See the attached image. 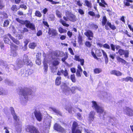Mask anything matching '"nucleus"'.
I'll return each mask as SVG.
<instances>
[{
	"label": "nucleus",
	"instance_id": "nucleus-1",
	"mask_svg": "<svg viewBox=\"0 0 133 133\" xmlns=\"http://www.w3.org/2000/svg\"><path fill=\"white\" fill-rule=\"evenodd\" d=\"M102 23L103 26L105 25V28L107 30L109 29L108 26L113 30H115L116 29V26L114 25H112L111 23L109 21L107 22V19L105 16H104L103 17Z\"/></svg>",
	"mask_w": 133,
	"mask_h": 133
},
{
	"label": "nucleus",
	"instance_id": "nucleus-2",
	"mask_svg": "<svg viewBox=\"0 0 133 133\" xmlns=\"http://www.w3.org/2000/svg\"><path fill=\"white\" fill-rule=\"evenodd\" d=\"M16 20L18 22L23 24H25V26L28 28L30 29L31 30H34L35 29V25L33 23H31L30 21L26 20L23 21L19 18H16Z\"/></svg>",
	"mask_w": 133,
	"mask_h": 133
},
{
	"label": "nucleus",
	"instance_id": "nucleus-3",
	"mask_svg": "<svg viewBox=\"0 0 133 133\" xmlns=\"http://www.w3.org/2000/svg\"><path fill=\"white\" fill-rule=\"evenodd\" d=\"M66 16L63 17V18L65 21L69 20L71 21L75 22L77 18L76 16L69 12H66Z\"/></svg>",
	"mask_w": 133,
	"mask_h": 133
},
{
	"label": "nucleus",
	"instance_id": "nucleus-4",
	"mask_svg": "<svg viewBox=\"0 0 133 133\" xmlns=\"http://www.w3.org/2000/svg\"><path fill=\"white\" fill-rule=\"evenodd\" d=\"M21 103L23 105H25L28 100V96L27 93L24 90L22 93V94L20 97Z\"/></svg>",
	"mask_w": 133,
	"mask_h": 133
},
{
	"label": "nucleus",
	"instance_id": "nucleus-5",
	"mask_svg": "<svg viewBox=\"0 0 133 133\" xmlns=\"http://www.w3.org/2000/svg\"><path fill=\"white\" fill-rule=\"evenodd\" d=\"M26 131L30 133H39L38 129L32 125H29L26 126Z\"/></svg>",
	"mask_w": 133,
	"mask_h": 133
},
{
	"label": "nucleus",
	"instance_id": "nucleus-6",
	"mask_svg": "<svg viewBox=\"0 0 133 133\" xmlns=\"http://www.w3.org/2000/svg\"><path fill=\"white\" fill-rule=\"evenodd\" d=\"M92 103L93 104V106L95 108L97 113L102 114L104 111V109L103 107L99 106L97 103L96 102L92 101Z\"/></svg>",
	"mask_w": 133,
	"mask_h": 133
},
{
	"label": "nucleus",
	"instance_id": "nucleus-7",
	"mask_svg": "<svg viewBox=\"0 0 133 133\" xmlns=\"http://www.w3.org/2000/svg\"><path fill=\"white\" fill-rule=\"evenodd\" d=\"M117 54H118L120 56L123 55L125 58H127L129 57V52L128 50H125L122 49H119L117 52H116Z\"/></svg>",
	"mask_w": 133,
	"mask_h": 133
},
{
	"label": "nucleus",
	"instance_id": "nucleus-8",
	"mask_svg": "<svg viewBox=\"0 0 133 133\" xmlns=\"http://www.w3.org/2000/svg\"><path fill=\"white\" fill-rule=\"evenodd\" d=\"M61 87L66 95H68L69 94L70 92V89L68 86L66 84L63 83Z\"/></svg>",
	"mask_w": 133,
	"mask_h": 133
},
{
	"label": "nucleus",
	"instance_id": "nucleus-9",
	"mask_svg": "<svg viewBox=\"0 0 133 133\" xmlns=\"http://www.w3.org/2000/svg\"><path fill=\"white\" fill-rule=\"evenodd\" d=\"M34 113L36 119L39 122L41 121L43 118V116L41 112L36 110L34 111Z\"/></svg>",
	"mask_w": 133,
	"mask_h": 133
},
{
	"label": "nucleus",
	"instance_id": "nucleus-10",
	"mask_svg": "<svg viewBox=\"0 0 133 133\" xmlns=\"http://www.w3.org/2000/svg\"><path fill=\"white\" fill-rule=\"evenodd\" d=\"M54 129L55 130L62 133H65L66 130L60 125L57 123H56L54 126Z\"/></svg>",
	"mask_w": 133,
	"mask_h": 133
},
{
	"label": "nucleus",
	"instance_id": "nucleus-11",
	"mask_svg": "<svg viewBox=\"0 0 133 133\" xmlns=\"http://www.w3.org/2000/svg\"><path fill=\"white\" fill-rule=\"evenodd\" d=\"M96 55L98 57H100L102 56V54L101 51L99 50H97L96 51L95 54L92 51V56L95 59L98 60L99 58H98Z\"/></svg>",
	"mask_w": 133,
	"mask_h": 133
},
{
	"label": "nucleus",
	"instance_id": "nucleus-12",
	"mask_svg": "<svg viewBox=\"0 0 133 133\" xmlns=\"http://www.w3.org/2000/svg\"><path fill=\"white\" fill-rule=\"evenodd\" d=\"M92 16L93 19H94L95 20H97L99 18L100 15L98 10L95 11V12L92 11Z\"/></svg>",
	"mask_w": 133,
	"mask_h": 133
},
{
	"label": "nucleus",
	"instance_id": "nucleus-13",
	"mask_svg": "<svg viewBox=\"0 0 133 133\" xmlns=\"http://www.w3.org/2000/svg\"><path fill=\"white\" fill-rule=\"evenodd\" d=\"M50 110L53 111L56 115L59 116L62 115V113L57 109L56 108L54 107H50L49 108Z\"/></svg>",
	"mask_w": 133,
	"mask_h": 133
},
{
	"label": "nucleus",
	"instance_id": "nucleus-14",
	"mask_svg": "<svg viewBox=\"0 0 133 133\" xmlns=\"http://www.w3.org/2000/svg\"><path fill=\"white\" fill-rule=\"evenodd\" d=\"M110 73L111 75H114L117 76H121L122 75V73L121 72L115 70H111Z\"/></svg>",
	"mask_w": 133,
	"mask_h": 133
},
{
	"label": "nucleus",
	"instance_id": "nucleus-15",
	"mask_svg": "<svg viewBox=\"0 0 133 133\" xmlns=\"http://www.w3.org/2000/svg\"><path fill=\"white\" fill-rule=\"evenodd\" d=\"M117 61L119 63H121L123 65L126 64L127 63V61L123 58H121L119 56L116 57Z\"/></svg>",
	"mask_w": 133,
	"mask_h": 133
},
{
	"label": "nucleus",
	"instance_id": "nucleus-16",
	"mask_svg": "<svg viewBox=\"0 0 133 133\" xmlns=\"http://www.w3.org/2000/svg\"><path fill=\"white\" fill-rule=\"evenodd\" d=\"M28 56L26 55H25L23 58V62L22 61H20L21 62V64H28V63H29V61Z\"/></svg>",
	"mask_w": 133,
	"mask_h": 133
},
{
	"label": "nucleus",
	"instance_id": "nucleus-17",
	"mask_svg": "<svg viewBox=\"0 0 133 133\" xmlns=\"http://www.w3.org/2000/svg\"><path fill=\"white\" fill-rule=\"evenodd\" d=\"M51 122V119L49 118L46 119L45 120L44 122L46 125L45 127L46 128H49L50 127V124Z\"/></svg>",
	"mask_w": 133,
	"mask_h": 133
},
{
	"label": "nucleus",
	"instance_id": "nucleus-18",
	"mask_svg": "<svg viewBox=\"0 0 133 133\" xmlns=\"http://www.w3.org/2000/svg\"><path fill=\"white\" fill-rule=\"evenodd\" d=\"M7 35L17 45H19L20 44L18 40L15 39L14 38L12 37L10 34H8Z\"/></svg>",
	"mask_w": 133,
	"mask_h": 133
},
{
	"label": "nucleus",
	"instance_id": "nucleus-19",
	"mask_svg": "<svg viewBox=\"0 0 133 133\" xmlns=\"http://www.w3.org/2000/svg\"><path fill=\"white\" fill-rule=\"evenodd\" d=\"M49 33L50 35L52 34V36H55L57 34V33L56 30L53 29H49Z\"/></svg>",
	"mask_w": 133,
	"mask_h": 133
},
{
	"label": "nucleus",
	"instance_id": "nucleus-20",
	"mask_svg": "<svg viewBox=\"0 0 133 133\" xmlns=\"http://www.w3.org/2000/svg\"><path fill=\"white\" fill-rule=\"evenodd\" d=\"M103 56L104 57L105 64H107L109 61L108 58L106 53L103 50H101Z\"/></svg>",
	"mask_w": 133,
	"mask_h": 133
},
{
	"label": "nucleus",
	"instance_id": "nucleus-21",
	"mask_svg": "<svg viewBox=\"0 0 133 133\" xmlns=\"http://www.w3.org/2000/svg\"><path fill=\"white\" fill-rule=\"evenodd\" d=\"M9 44L10 45L11 50H17L18 48V46L10 42V44Z\"/></svg>",
	"mask_w": 133,
	"mask_h": 133
},
{
	"label": "nucleus",
	"instance_id": "nucleus-22",
	"mask_svg": "<svg viewBox=\"0 0 133 133\" xmlns=\"http://www.w3.org/2000/svg\"><path fill=\"white\" fill-rule=\"evenodd\" d=\"M75 59L76 61L80 62L81 63V64L82 65H84V60L83 59H80L79 56L77 55L75 56Z\"/></svg>",
	"mask_w": 133,
	"mask_h": 133
},
{
	"label": "nucleus",
	"instance_id": "nucleus-23",
	"mask_svg": "<svg viewBox=\"0 0 133 133\" xmlns=\"http://www.w3.org/2000/svg\"><path fill=\"white\" fill-rule=\"evenodd\" d=\"M61 77L60 76L57 77L55 80V84L57 85H60L61 83Z\"/></svg>",
	"mask_w": 133,
	"mask_h": 133
},
{
	"label": "nucleus",
	"instance_id": "nucleus-24",
	"mask_svg": "<svg viewBox=\"0 0 133 133\" xmlns=\"http://www.w3.org/2000/svg\"><path fill=\"white\" fill-rule=\"evenodd\" d=\"M21 123H19L17 124L16 126V128H17V132L19 133L21 132L22 130V127Z\"/></svg>",
	"mask_w": 133,
	"mask_h": 133
},
{
	"label": "nucleus",
	"instance_id": "nucleus-25",
	"mask_svg": "<svg viewBox=\"0 0 133 133\" xmlns=\"http://www.w3.org/2000/svg\"><path fill=\"white\" fill-rule=\"evenodd\" d=\"M39 54H37L36 55V57L37 59L36 60V63L38 65H40L41 64V61L39 58V56L40 55Z\"/></svg>",
	"mask_w": 133,
	"mask_h": 133
},
{
	"label": "nucleus",
	"instance_id": "nucleus-26",
	"mask_svg": "<svg viewBox=\"0 0 133 133\" xmlns=\"http://www.w3.org/2000/svg\"><path fill=\"white\" fill-rule=\"evenodd\" d=\"M59 63V59H54L52 62V65L57 66Z\"/></svg>",
	"mask_w": 133,
	"mask_h": 133
},
{
	"label": "nucleus",
	"instance_id": "nucleus-27",
	"mask_svg": "<svg viewBox=\"0 0 133 133\" xmlns=\"http://www.w3.org/2000/svg\"><path fill=\"white\" fill-rule=\"evenodd\" d=\"M84 34L87 36L89 40H91L90 37L91 36V31H88L84 33Z\"/></svg>",
	"mask_w": 133,
	"mask_h": 133
},
{
	"label": "nucleus",
	"instance_id": "nucleus-28",
	"mask_svg": "<svg viewBox=\"0 0 133 133\" xmlns=\"http://www.w3.org/2000/svg\"><path fill=\"white\" fill-rule=\"evenodd\" d=\"M50 67L51 72L53 73H54L56 71L58 68L57 66L52 65V66H50Z\"/></svg>",
	"mask_w": 133,
	"mask_h": 133
},
{
	"label": "nucleus",
	"instance_id": "nucleus-29",
	"mask_svg": "<svg viewBox=\"0 0 133 133\" xmlns=\"http://www.w3.org/2000/svg\"><path fill=\"white\" fill-rule=\"evenodd\" d=\"M125 81L126 82H128L129 81L133 83V78L131 77H127L125 78Z\"/></svg>",
	"mask_w": 133,
	"mask_h": 133
},
{
	"label": "nucleus",
	"instance_id": "nucleus-30",
	"mask_svg": "<svg viewBox=\"0 0 133 133\" xmlns=\"http://www.w3.org/2000/svg\"><path fill=\"white\" fill-rule=\"evenodd\" d=\"M102 71L101 69L99 68H96L94 70L95 74H98L101 72Z\"/></svg>",
	"mask_w": 133,
	"mask_h": 133
},
{
	"label": "nucleus",
	"instance_id": "nucleus-31",
	"mask_svg": "<svg viewBox=\"0 0 133 133\" xmlns=\"http://www.w3.org/2000/svg\"><path fill=\"white\" fill-rule=\"evenodd\" d=\"M58 30L61 33H66L67 31L66 29H63L61 27H59L58 28Z\"/></svg>",
	"mask_w": 133,
	"mask_h": 133
},
{
	"label": "nucleus",
	"instance_id": "nucleus-32",
	"mask_svg": "<svg viewBox=\"0 0 133 133\" xmlns=\"http://www.w3.org/2000/svg\"><path fill=\"white\" fill-rule=\"evenodd\" d=\"M17 55V54L16 52V50H11V56L13 57H15Z\"/></svg>",
	"mask_w": 133,
	"mask_h": 133
},
{
	"label": "nucleus",
	"instance_id": "nucleus-33",
	"mask_svg": "<svg viewBox=\"0 0 133 133\" xmlns=\"http://www.w3.org/2000/svg\"><path fill=\"white\" fill-rule=\"evenodd\" d=\"M60 22L64 26L66 27H68L69 25V24L66 23V22L63 20L62 19H60Z\"/></svg>",
	"mask_w": 133,
	"mask_h": 133
},
{
	"label": "nucleus",
	"instance_id": "nucleus-34",
	"mask_svg": "<svg viewBox=\"0 0 133 133\" xmlns=\"http://www.w3.org/2000/svg\"><path fill=\"white\" fill-rule=\"evenodd\" d=\"M61 72L65 77L67 76L68 75V71L66 70H65L64 71L63 70H61Z\"/></svg>",
	"mask_w": 133,
	"mask_h": 133
},
{
	"label": "nucleus",
	"instance_id": "nucleus-35",
	"mask_svg": "<svg viewBox=\"0 0 133 133\" xmlns=\"http://www.w3.org/2000/svg\"><path fill=\"white\" fill-rule=\"evenodd\" d=\"M36 45V44L34 43H30L29 44V47L31 49H34Z\"/></svg>",
	"mask_w": 133,
	"mask_h": 133
},
{
	"label": "nucleus",
	"instance_id": "nucleus-36",
	"mask_svg": "<svg viewBox=\"0 0 133 133\" xmlns=\"http://www.w3.org/2000/svg\"><path fill=\"white\" fill-rule=\"evenodd\" d=\"M78 125L77 123L75 122H74L72 125V129H78Z\"/></svg>",
	"mask_w": 133,
	"mask_h": 133
},
{
	"label": "nucleus",
	"instance_id": "nucleus-37",
	"mask_svg": "<svg viewBox=\"0 0 133 133\" xmlns=\"http://www.w3.org/2000/svg\"><path fill=\"white\" fill-rule=\"evenodd\" d=\"M80 130L78 129H72V133H81Z\"/></svg>",
	"mask_w": 133,
	"mask_h": 133
},
{
	"label": "nucleus",
	"instance_id": "nucleus-38",
	"mask_svg": "<svg viewBox=\"0 0 133 133\" xmlns=\"http://www.w3.org/2000/svg\"><path fill=\"white\" fill-rule=\"evenodd\" d=\"M70 78L72 82L75 83L76 82V78L74 74H73L71 75Z\"/></svg>",
	"mask_w": 133,
	"mask_h": 133
},
{
	"label": "nucleus",
	"instance_id": "nucleus-39",
	"mask_svg": "<svg viewBox=\"0 0 133 133\" xmlns=\"http://www.w3.org/2000/svg\"><path fill=\"white\" fill-rule=\"evenodd\" d=\"M4 41L5 43L9 44H10V42H11L10 40L8 38L5 37L4 39Z\"/></svg>",
	"mask_w": 133,
	"mask_h": 133
},
{
	"label": "nucleus",
	"instance_id": "nucleus-40",
	"mask_svg": "<svg viewBox=\"0 0 133 133\" xmlns=\"http://www.w3.org/2000/svg\"><path fill=\"white\" fill-rule=\"evenodd\" d=\"M43 63L44 69V71L45 72H46L47 71L48 65L44 61L43 62Z\"/></svg>",
	"mask_w": 133,
	"mask_h": 133
},
{
	"label": "nucleus",
	"instance_id": "nucleus-41",
	"mask_svg": "<svg viewBox=\"0 0 133 133\" xmlns=\"http://www.w3.org/2000/svg\"><path fill=\"white\" fill-rule=\"evenodd\" d=\"M66 52L65 53H64L62 52V51H59L58 53V56H59L62 57H63V56L66 55Z\"/></svg>",
	"mask_w": 133,
	"mask_h": 133
},
{
	"label": "nucleus",
	"instance_id": "nucleus-42",
	"mask_svg": "<svg viewBox=\"0 0 133 133\" xmlns=\"http://www.w3.org/2000/svg\"><path fill=\"white\" fill-rule=\"evenodd\" d=\"M9 22L8 20H6L4 22L3 25L4 27L7 26L9 24Z\"/></svg>",
	"mask_w": 133,
	"mask_h": 133
},
{
	"label": "nucleus",
	"instance_id": "nucleus-43",
	"mask_svg": "<svg viewBox=\"0 0 133 133\" xmlns=\"http://www.w3.org/2000/svg\"><path fill=\"white\" fill-rule=\"evenodd\" d=\"M65 109L69 113H71V108L70 106H67L66 107Z\"/></svg>",
	"mask_w": 133,
	"mask_h": 133
},
{
	"label": "nucleus",
	"instance_id": "nucleus-44",
	"mask_svg": "<svg viewBox=\"0 0 133 133\" xmlns=\"http://www.w3.org/2000/svg\"><path fill=\"white\" fill-rule=\"evenodd\" d=\"M56 14L58 17L59 18H61L62 14L59 11L57 10L56 12Z\"/></svg>",
	"mask_w": 133,
	"mask_h": 133
},
{
	"label": "nucleus",
	"instance_id": "nucleus-45",
	"mask_svg": "<svg viewBox=\"0 0 133 133\" xmlns=\"http://www.w3.org/2000/svg\"><path fill=\"white\" fill-rule=\"evenodd\" d=\"M35 15L36 16L39 17H41L42 16V15L40 12L38 11H36Z\"/></svg>",
	"mask_w": 133,
	"mask_h": 133
},
{
	"label": "nucleus",
	"instance_id": "nucleus-46",
	"mask_svg": "<svg viewBox=\"0 0 133 133\" xmlns=\"http://www.w3.org/2000/svg\"><path fill=\"white\" fill-rule=\"evenodd\" d=\"M19 8L17 9L16 7V6L15 5H12L11 8V9L12 10L14 11H16L18 10Z\"/></svg>",
	"mask_w": 133,
	"mask_h": 133
},
{
	"label": "nucleus",
	"instance_id": "nucleus-47",
	"mask_svg": "<svg viewBox=\"0 0 133 133\" xmlns=\"http://www.w3.org/2000/svg\"><path fill=\"white\" fill-rule=\"evenodd\" d=\"M14 119L16 121H19V118L15 114L12 115Z\"/></svg>",
	"mask_w": 133,
	"mask_h": 133
},
{
	"label": "nucleus",
	"instance_id": "nucleus-48",
	"mask_svg": "<svg viewBox=\"0 0 133 133\" xmlns=\"http://www.w3.org/2000/svg\"><path fill=\"white\" fill-rule=\"evenodd\" d=\"M85 3L86 4V5L88 6L91 7V4L90 2L87 0H86L85 1Z\"/></svg>",
	"mask_w": 133,
	"mask_h": 133
},
{
	"label": "nucleus",
	"instance_id": "nucleus-49",
	"mask_svg": "<svg viewBox=\"0 0 133 133\" xmlns=\"http://www.w3.org/2000/svg\"><path fill=\"white\" fill-rule=\"evenodd\" d=\"M103 47L108 49H110V46L107 43H105L103 45Z\"/></svg>",
	"mask_w": 133,
	"mask_h": 133
},
{
	"label": "nucleus",
	"instance_id": "nucleus-50",
	"mask_svg": "<svg viewBox=\"0 0 133 133\" xmlns=\"http://www.w3.org/2000/svg\"><path fill=\"white\" fill-rule=\"evenodd\" d=\"M77 88V87H72L70 90L72 93H75V90Z\"/></svg>",
	"mask_w": 133,
	"mask_h": 133
},
{
	"label": "nucleus",
	"instance_id": "nucleus-51",
	"mask_svg": "<svg viewBox=\"0 0 133 133\" xmlns=\"http://www.w3.org/2000/svg\"><path fill=\"white\" fill-rule=\"evenodd\" d=\"M77 71L80 72L82 73V70L81 68V66L80 65H78L77 66Z\"/></svg>",
	"mask_w": 133,
	"mask_h": 133
},
{
	"label": "nucleus",
	"instance_id": "nucleus-52",
	"mask_svg": "<svg viewBox=\"0 0 133 133\" xmlns=\"http://www.w3.org/2000/svg\"><path fill=\"white\" fill-rule=\"evenodd\" d=\"M85 45L88 47H90L91 46V44L90 42L89 41H86L85 43Z\"/></svg>",
	"mask_w": 133,
	"mask_h": 133
},
{
	"label": "nucleus",
	"instance_id": "nucleus-53",
	"mask_svg": "<svg viewBox=\"0 0 133 133\" xmlns=\"http://www.w3.org/2000/svg\"><path fill=\"white\" fill-rule=\"evenodd\" d=\"M0 65L2 66H5L6 65V62L3 61H0Z\"/></svg>",
	"mask_w": 133,
	"mask_h": 133
},
{
	"label": "nucleus",
	"instance_id": "nucleus-54",
	"mask_svg": "<svg viewBox=\"0 0 133 133\" xmlns=\"http://www.w3.org/2000/svg\"><path fill=\"white\" fill-rule=\"evenodd\" d=\"M55 17L53 15H50L49 18V20L51 21H54L55 20Z\"/></svg>",
	"mask_w": 133,
	"mask_h": 133
},
{
	"label": "nucleus",
	"instance_id": "nucleus-55",
	"mask_svg": "<svg viewBox=\"0 0 133 133\" xmlns=\"http://www.w3.org/2000/svg\"><path fill=\"white\" fill-rule=\"evenodd\" d=\"M68 57V54L67 52H66V55L64 56V58H63L62 59V60L63 62H64L66 59H67Z\"/></svg>",
	"mask_w": 133,
	"mask_h": 133
},
{
	"label": "nucleus",
	"instance_id": "nucleus-56",
	"mask_svg": "<svg viewBox=\"0 0 133 133\" xmlns=\"http://www.w3.org/2000/svg\"><path fill=\"white\" fill-rule=\"evenodd\" d=\"M115 55H116L115 54H110L109 55V57L112 59L114 60L115 59Z\"/></svg>",
	"mask_w": 133,
	"mask_h": 133
},
{
	"label": "nucleus",
	"instance_id": "nucleus-57",
	"mask_svg": "<svg viewBox=\"0 0 133 133\" xmlns=\"http://www.w3.org/2000/svg\"><path fill=\"white\" fill-rule=\"evenodd\" d=\"M111 50L113 51H115V46L113 44H111L110 45Z\"/></svg>",
	"mask_w": 133,
	"mask_h": 133
},
{
	"label": "nucleus",
	"instance_id": "nucleus-58",
	"mask_svg": "<svg viewBox=\"0 0 133 133\" xmlns=\"http://www.w3.org/2000/svg\"><path fill=\"white\" fill-rule=\"evenodd\" d=\"M5 82L9 85H11L12 84V82L8 79H6L5 80Z\"/></svg>",
	"mask_w": 133,
	"mask_h": 133
},
{
	"label": "nucleus",
	"instance_id": "nucleus-59",
	"mask_svg": "<svg viewBox=\"0 0 133 133\" xmlns=\"http://www.w3.org/2000/svg\"><path fill=\"white\" fill-rule=\"evenodd\" d=\"M19 8H22L24 9L25 10H26L27 8V7L26 5H25L24 4H21L20 5Z\"/></svg>",
	"mask_w": 133,
	"mask_h": 133
},
{
	"label": "nucleus",
	"instance_id": "nucleus-60",
	"mask_svg": "<svg viewBox=\"0 0 133 133\" xmlns=\"http://www.w3.org/2000/svg\"><path fill=\"white\" fill-rule=\"evenodd\" d=\"M4 6V5L2 2V0H0V9H2Z\"/></svg>",
	"mask_w": 133,
	"mask_h": 133
},
{
	"label": "nucleus",
	"instance_id": "nucleus-61",
	"mask_svg": "<svg viewBox=\"0 0 133 133\" xmlns=\"http://www.w3.org/2000/svg\"><path fill=\"white\" fill-rule=\"evenodd\" d=\"M28 31L29 30L27 28H24L21 31V32L22 33H24L25 32H28Z\"/></svg>",
	"mask_w": 133,
	"mask_h": 133
},
{
	"label": "nucleus",
	"instance_id": "nucleus-62",
	"mask_svg": "<svg viewBox=\"0 0 133 133\" xmlns=\"http://www.w3.org/2000/svg\"><path fill=\"white\" fill-rule=\"evenodd\" d=\"M98 26L96 24H92V28L93 29L95 30L98 28Z\"/></svg>",
	"mask_w": 133,
	"mask_h": 133
},
{
	"label": "nucleus",
	"instance_id": "nucleus-63",
	"mask_svg": "<svg viewBox=\"0 0 133 133\" xmlns=\"http://www.w3.org/2000/svg\"><path fill=\"white\" fill-rule=\"evenodd\" d=\"M20 61H22L21 60H19L18 62H17V65L19 67V68H21V67L22 65L23 64H21V62Z\"/></svg>",
	"mask_w": 133,
	"mask_h": 133
},
{
	"label": "nucleus",
	"instance_id": "nucleus-64",
	"mask_svg": "<svg viewBox=\"0 0 133 133\" xmlns=\"http://www.w3.org/2000/svg\"><path fill=\"white\" fill-rule=\"evenodd\" d=\"M12 115L15 113L14 108L12 107H11L10 109Z\"/></svg>",
	"mask_w": 133,
	"mask_h": 133
}]
</instances>
